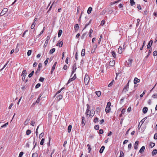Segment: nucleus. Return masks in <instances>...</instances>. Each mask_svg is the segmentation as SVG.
<instances>
[{"label": "nucleus", "mask_w": 157, "mask_h": 157, "mask_svg": "<svg viewBox=\"0 0 157 157\" xmlns=\"http://www.w3.org/2000/svg\"><path fill=\"white\" fill-rule=\"evenodd\" d=\"M87 109L86 112V117H92L95 114V111L94 109L90 110V107L88 104H87Z\"/></svg>", "instance_id": "1"}, {"label": "nucleus", "mask_w": 157, "mask_h": 157, "mask_svg": "<svg viewBox=\"0 0 157 157\" xmlns=\"http://www.w3.org/2000/svg\"><path fill=\"white\" fill-rule=\"evenodd\" d=\"M90 79V77L87 74H86L85 75L84 79V83L86 85H87L88 84L89 82Z\"/></svg>", "instance_id": "2"}, {"label": "nucleus", "mask_w": 157, "mask_h": 157, "mask_svg": "<svg viewBox=\"0 0 157 157\" xmlns=\"http://www.w3.org/2000/svg\"><path fill=\"white\" fill-rule=\"evenodd\" d=\"M130 81V80H129L128 81V82L126 85V86L124 87L123 90V92H124L126 93L127 91H128L129 89V82Z\"/></svg>", "instance_id": "3"}, {"label": "nucleus", "mask_w": 157, "mask_h": 157, "mask_svg": "<svg viewBox=\"0 0 157 157\" xmlns=\"http://www.w3.org/2000/svg\"><path fill=\"white\" fill-rule=\"evenodd\" d=\"M27 74V72H26V71L25 70H24L23 71L22 74L21 75V76L23 75V77L22 78V81H24L25 79V77L26 75Z\"/></svg>", "instance_id": "4"}, {"label": "nucleus", "mask_w": 157, "mask_h": 157, "mask_svg": "<svg viewBox=\"0 0 157 157\" xmlns=\"http://www.w3.org/2000/svg\"><path fill=\"white\" fill-rule=\"evenodd\" d=\"M76 69L77 68L76 67V63H75L73 66L72 71L71 72V77H72V75L75 72Z\"/></svg>", "instance_id": "5"}, {"label": "nucleus", "mask_w": 157, "mask_h": 157, "mask_svg": "<svg viewBox=\"0 0 157 157\" xmlns=\"http://www.w3.org/2000/svg\"><path fill=\"white\" fill-rule=\"evenodd\" d=\"M7 10H8L6 8L3 9L2 12L0 13V15L1 16L3 15L6 12Z\"/></svg>", "instance_id": "6"}, {"label": "nucleus", "mask_w": 157, "mask_h": 157, "mask_svg": "<svg viewBox=\"0 0 157 157\" xmlns=\"http://www.w3.org/2000/svg\"><path fill=\"white\" fill-rule=\"evenodd\" d=\"M132 61V60L130 59H129L127 61H126V63H127V65L129 67H131V66Z\"/></svg>", "instance_id": "7"}, {"label": "nucleus", "mask_w": 157, "mask_h": 157, "mask_svg": "<svg viewBox=\"0 0 157 157\" xmlns=\"http://www.w3.org/2000/svg\"><path fill=\"white\" fill-rule=\"evenodd\" d=\"M50 37L48 36H47L46 38V40L45 41V44L44 45V47L45 48L47 47V45L48 44V41L50 40Z\"/></svg>", "instance_id": "8"}, {"label": "nucleus", "mask_w": 157, "mask_h": 157, "mask_svg": "<svg viewBox=\"0 0 157 157\" xmlns=\"http://www.w3.org/2000/svg\"><path fill=\"white\" fill-rule=\"evenodd\" d=\"M153 41L152 40H151L149 42L148 45H147V49H150L153 43Z\"/></svg>", "instance_id": "9"}, {"label": "nucleus", "mask_w": 157, "mask_h": 157, "mask_svg": "<svg viewBox=\"0 0 157 157\" xmlns=\"http://www.w3.org/2000/svg\"><path fill=\"white\" fill-rule=\"evenodd\" d=\"M42 67V64L41 63H40L38 65V68L35 72V74H37V73L38 72L40 71V68Z\"/></svg>", "instance_id": "10"}, {"label": "nucleus", "mask_w": 157, "mask_h": 157, "mask_svg": "<svg viewBox=\"0 0 157 157\" xmlns=\"http://www.w3.org/2000/svg\"><path fill=\"white\" fill-rule=\"evenodd\" d=\"M139 143V141H136L135 142V143L134 144V148L136 150H137L138 149V145Z\"/></svg>", "instance_id": "11"}, {"label": "nucleus", "mask_w": 157, "mask_h": 157, "mask_svg": "<svg viewBox=\"0 0 157 157\" xmlns=\"http://www.w3.org/2000/svg\"><path fill=\"white\" fill-rule=\"evenodd\" d=\"M111 108L110 106H106L105 109V111L106 113H109L110 111Z\"/></svg>", "instance_id": "12"}, {"label": "nucleus", "mask_w": 157, "mask_h": 157, "mask_svg": "<svg viewBox=\"0 0 157 157\" xmlns=\"http://www.w3.org/2000/svg\"><path fill=\"white\" fill-rule=\"evenodd\" d=\"M140 79H138L136 77H135L134 78V83L135 84H136L137 83L140 82Z\"/></svg>", "instance_id": "13"}, {"label": "nucleus", "mask_w": 157, "mask_h": 157, "mask_svg": "<svg viewBox=\"0 0 157 157\" xmlns=\"http://www.w3.org/2000/svg\"><path fill=\"white\" fill-rule=\"evenodd\" d=\"M115 62L114 60H113L112 61H110L109 63V65L110 66L113 67L115 65Z\"/></svg>", "instance_id": "14"}, {"label": "nucleus", "mask_w": 157, "mask_h": 157, "mask_svg": "<svg viewBox=\"0 0 157 157\" xmlns=\"http://www.w3.org/2000/svg\"><path fill=\"white\" fill-rule=\"evenodd\" d=\"M63 44V42L61 41L59 43H58L56 45V46H59V47L60 48L62 46Z\"/></svg>", "instance_id": "15"}, {"label": "nucleus", "mask_w": 157, "mask_h": 157, "mask_svg": "<svg viewBox=\"0 0 157 157\" xmlns=\"http://www.w3.org/2000/svg\"><path fill=\"white\" fill-rule=\"evenodd\" d=\"M148 110V108L147 107H144L143 109V112L144 113H147Z\"/></svg>", "instance_id": "16"}, {"label": "nucleus", "mask_w": 157, "mask_h": 157, "mask_svg": "<svg viewBox=\"0 0 157 157\" xmlns=\"http://www.w3.org/2000/svg\"><path fill=\"white\" fill-rule=\"evenodd\" d=\"M145 147L144 146H143L140 149V151H139V152L140 153H142L145 150Z\"/></svg>", "instance_id": "17"}, {"label": "nucleus", "mask_w": 157, "mask_h": 157, "mask_svg": "<svg viewBox=\"0 0 157 157\" xmlns=\"http://www.w3.org/2000/svg\"><path fill=\"white\" fill-rule=\"evenodd\" d=\"M105 147L104 146H102L99 152L100 153H102L104 151V149H105Z\"/></svg>", "instance_id": "18"}, {"label": "nucleus", "mask_w": 157, "mask_h": 157, "mask_svg": "<svg viewBox=\"0 0 157 157\" xmlns=\"http://www.w3.org/2000/svg\"><path fill=\"white\" fill-rule=\"evenodd\" d=\"M62 98H63V96L61 94H60V95H59L58 96H57L56 98H57V100H58V101H59Z\"/></svg>", "instance_id": "19"}, {"label": "nucleus", "mask_w": 157, "mask_h": 157, "mask_svg": "<svg viewBox=\"0 0 157 157\" xmlns=\"http://www.w3.org/2000/svg\"><path fill=\"white\" fill-rule=\"evenodd\" d=\"M75 79V77H72V78H70L67 84L70 83L71 82L73 81V80H74Z\"/></svg>", "instance_id": "20"}, {"label": "nucleus", "mask_w": 157, "mask_h": 157, "mask_svg": "<svg viewBox=\"0 0 157 157\" xmlns=\"http://www.w3.org/2000/svg\"><path fill=\"white\" fill-rule=\"evenodd\" d=\"M157 153V150L155 149L152 152V155L153 156L155 155Z\"/></svg>", "instance_id": "21"}, {"label": "nucleus", "mask_w": 157, "mask_h": 157, "mask_svg": "<svg viewBox=\"0 0 157 157\" xmlns=\"http://www.w3.org/2000/svg\"><path fill=\"white\" fill-rule=\"evenodd\" d=\"M118 52L119 54H121L122 52V48L120 47L118 49Z\"/></svg>", "instance_id": "22"}, {"label": "nucleus", "mask_w": 157, "mask_h": 157, "mask_svg": "<svg viewBox=\"0 0 157 157\" xmlns=\"http://www.w3.org/2000/svg\"><path fill=\"white\" fill-rule=\"evenodd\" d=\"M56 49L55 48H53L51 49L49 52V53L50 54H52L55 51Z\"/></svg>", "instance_id": "23"}, {"label": "nucleus", "mask_w": 157, "mask_h": 157, "mask_svg": "<svg viewBox=\"0 0 157 157\" xmlns=\"http://www.w3.org/2000/svg\"><path fill=\"white\" fill-rule=\"evenodd\" d=\"M74 28L75 29V31H76L79 28V26L78 24H77L75 25Z\"/></svg>", "instance_id": "24"}, {"label": "nucleus", "mask_w": 157, "mask_h": 157, "mask_svg": "<svg viewBox=\"0 0 157 157\" xmlns=\"http://www.w3.org/2000/svg\"><path fill=\"white\" fill-rule=\"evenodd\" d=\"M62 33V31L61 29H60L59 30L58 33V37H60Z\"/></svg>", "instance_id": "25"}, {"label": "nucleus", "mask_w": 157, "mask_h": 157, "mask_svg": "<svg viewBox=\"0 0 157 157\" xmlns=\"http://www.w3.org/2000/svg\"><path fill=\"white\" fill-rule=\"evenodd\" d=\"M85 49H82L81 52V56H84L85 55Z\"/></svg>", "instance_id": "26"}, {"label": "nucleus", "mask_w": 157, "mask_h": 157, "mask_svg": "<svg viewBox=\"0 0 157 157\" xmlns=\"http://www.w3.org/2000/svg\"><path fill=\"white\" fill-rule=\"evenodd\" d=\"M92 10V8L91 7H90L87 10V13L88 14H90L91 13Z\"/></svg>", "instance_id": "27"}, {"label": "nucleus", "mask_w": 157, "mask_h": 157, "mask_svg": "<svg viewBox=\"0 0 157 157\" xmlns=\"http://www.w3.org/2000/svg\"><path fill=\"white\" fill-rule=\"evenodd\" d=\"M72 128V126L71 125H69L68 127V132L70 133L71 130Z\"/></svg>", "instance_id": "28"}, {"label": "nucleus", "mask_w": 157, "mask_h": 157, "mask_svg": "<svg viewBox=\"0 0 157 157\" xmlns=\"http://www.w3.org/2000/svg\"><path fill=\"white\" fill-rule=\"evenodd\" d=\"M96 95L98 97H100L101 95V92L100 91L95 92Z\"/></svg>", "instance_id": "29"}, {"label": "nucleus", "mask_w": 157, "mask_h": 157, "mask_svg": "<svg viewBox=\"0 0 157 157\" xmlns=\"http://www.w3.org/2000/svg\"><path fill=\"white\" fill-rule=\"evenodd\" d=\"M130 3L131 5L132 6H133L135 4V2L133 0H130Z\"/></svg>", "instance_id": "30"}, {"label": "nucleus", "mask_w": 157, "mask_h": 157, "mask_svg": "<svg viewBox=\"0 0 157 157\" xmlns=\"http://www.w3.org/2000/svg\"><path fill=\"white\" fill-rule=\"evenodd\" d=\"M30 120L29 119H27L24 122V124L25 125H27L29 123Z\"/></svg>", "instance_id": "31"}, {"label": "nucleus", "mask_w": 157, "mask_h": 157, "mask_svg": "<svg viewBox=\"0 0 157 157\" xmlns=\"http://www.w3.org/2000/svg\"><path fill=\"white\" fill-rule=\"evenodd\" d=\"M121 0H119L118 1H117L114 2H111L110 3L109 5H112L113 4H115L117 3L119 1H120Z\"/></svg>", "instance_id": "32"}, {"label": "nucleus", "mask_w": 157, "mask_h": 157, "mask_svg": "<svg viewBox=\"0 0 157 157\" xmlns=\"http://www.w3.org/2000/svg\"><path fill=\"white\" fill-rule=\"evenodd\" d=\"M57 63V62H55L54 65H53V66H52V71L53 70H54L55 68V67H56V64Z\"/></svg>", "instance_id": "33"}, {"label": "nucleus", "mask_w": 157, "mask_h": 157, "mask_svg": "<svg viewBox=\"0 0 157 157\" xmlns=\"http://www.w3.org/2000/svg\"><path fill=\"white\" fill-rule=\"evenodd\" d=\"M124 154L123 151H120V154L119 157H123Z\"/></svg>", "instance_id": "34"}, {"label": "nucleus", "mask_w": 157, "mask_h": 157, "mask_svg": "<svg viewBox=\"0 0 157 157\" xmlns=\"http://www.w3.org/2000/svg\"><path fill=\"white\" fill-rule=\"evenodd\" d=\"M150 146L151 148L155 146V144L153 142H150Z\"/></svg>", "instance_id": "35"}, {"label": "nucleus", "mask_w": 157, "mask_h": 157, "mask_svg": "<svg viewBox=\"0 0 157 157\" xmlns=\"http://www.w3.org/2000/svg\"><path fill=\"white\" fill-rule=\"evenodd\" d=\"M87 146L88 147V149L89 151V153H90V151L91 150V148L90 147V146L89 144H88L87 145Z\"/></svg>", "instance_id": "36"}, {"label": "nucleus", "mask_w": 157, "mask_h": 157, "mask_svg": "<svg viewBox=\"0 0 157 157\" xmlns=\"http://www.w3.org/2000/svg\"><path fill=\"white\" fill-rule=\"evenodd\" d=\"M114 81V80L113 79L112 81L109 84L108 86L109 87H110L111 86L113 85Z\"/></svg>", "instance_id": "37"}, {"label": "nucleus", "mask_w": 157, "mask_h": 157, "mask_svg": "<svg viewBox=\"0 0 157 157\" xmlns=\"http://www.w3.org/2000/svg\"><path fill=\"white\" fill-rule=\"evenodd\" d=\"M38 154L36 153H34L33 154L32 157H37Z\"/></svg>", "instance_id": "38"}, {"label": "nucleus", "mask_w": 157, "mask_h": 157, "mask_svg": "<svg viewBox=\"0 0 157 157\" xmlns=\"http://www.w3.org/2000/svg\"><path fill=\"white\" fill-rule=\"evenodd\" d=\"M34 73V71H32V72L29 75V78H31L33 75Z\"/></svg>", "instance_id": "39"}, {"label": "nucleus", "mask_w": 157, "mask_h": 157, "mask_svg": "<svg viewBox=\"0 0 157 157\" xmlns=\"http://www.w3.org/2000/svg\"><path fill=\"white\" fill-rule=\"evenodd\" d=\"M102 35H101V36H100V38L98 40V44H100V42L101 41V39H102Z\"/></svg>", "instance_id": "40"}, {"label": "nucleus", "mask_w": 157, "mask_h": 157, "mask_svg": "<svg viewBox=\"0 0 157 157\" xmlns=\"http://www.w3.org/2000/svg\"><path fill=\"white\" fill-rule=\"evenodd\" d=\"M45 29V27L43 28V29L42 30V31L39 34V35H38L39 36H40L44 32V31Z\"/></svg>", "instance_id": "41"}, {"label": "nucleus", "mask_w": 157, "mask_h": 157, "mask_svg": "<svg viewBox=\"0 0 157 157\" xmlns=\"http://www.w3.org/2000/svg\"><path fill=\"white\" fill-rule=\"evenodd\" d=\"M44 140H45V139L44 138H43L42 139V140L40 141V144L41 145H42L43 144Z\"/></svg>", "instance_id": "42"}, {"label": "nucleus", "mask_w": 157, "mask_h": 157, "mask_svg": "<svg viewBox=\"0 0 157 157\" xmlns=\"http://www.w3.org/2000/svg\"><path fill=\"white\" fill-rule=\"evenodd\" d=\"M31 133V130L29 129H28L27 130L26 132V135H29Z\"/></svg>", "instance_id": "43"}, {"label": "nucleus", "mask_w": 157, "mask_h": 157, "mask_svg": "<svg viewBox=\"0 0 157 157\" xmlns=\"http://www.w3.org/2000/svg\"><path fill=\"white\" fill-rule=\"evenodd\" d=\"M8 124V123L7 122L6 123L4 124L2 126H1V128H4L7 126V125Z\"/></svg>", "instance_id": "44"}, {"label": "nucleus", "mask_w": 157, "mask_h": 157, "mask_svg": "<svg viewBox=\"0 0 157 157\" xmlns=\"http://www.w3.org/2000/svg\"><path fill=\"white\" fill-rule=\"evenodd\" d=\"M151 49H150L149 51V52H148V55H147V56H146V57L147 58L149 56V55L151 53Z\"/></svg>", "instance_id": "45"}, {"label": "nucleus", "mask_w": 157, "mask_h": 157, "mask_svg": "<svg viewBox=\"0 0 157 157\" xmlns=\"http://www.w3.org/2000/svg\"><path fill=\"white\" fill-rule=\"evenodd\" d=\"M111 53L113 56L114 58H115L116 56L115 52L114 51H112Z\"/></svg>", "instance_id": "46"}, {"label": "nucleus", "mask_w": 157, "mask_h": 157, "mask_svg": "<svg viewBox=\"0 0 157 157\" xmlns=\"http://www.w3.org/2000/svg\"><path fill=\"white\" fill-rule=\"evenodd\" d=\"M32 52V50H29L27 52V55L29 56H30Z\"/></svg>", "instance_id": "47"}, {"label": "nucleus", "mask_w": 157, "mask_h": 157, "mask_svg": "<svg viewBox=\"0 0 157 157\" xmlns=\"http://www.w3.org/2000/svg\"><path fill=\"white\" fill-rule=\"evenodd\" d=\"M40 83L37 84L35 86V88L36 89L38 88L40 86Z\"/></svg>", "instance_id": "48"}, {"label": "nucleus", "mask_w": 157, "mask_h": 157, "mask_svg": "<svg viewBox=\"0 0 157 157\" xmlns=\"http://www.w3.org/2000/svg\"><path fill=\"white\" fill-rule=\"evenodd\" d=\"M132 147V144L131 143L129 144L128 145V149L130 150L131 148V147Z\"/></svg>", "instance_id": "49"}, {"label": "nucleus", "mask_w": 157, "mask_h": 157, "mask_svg": "<svg viewBox=\"0 0 157 157\" xmlns=\"http://www.w3.org/2000/svg\"><path fill=\"white\" fill-rule=\"evenodd\" d=\"M85 119V117H82V124H83V125H84L85 123L84 122V120Z\"/></svg>", "instance_id": "50"}, {"label": "nucleus", "mask_w": 157, "mask_h": 157, "mask_svg": "<svg viewBox=\"0 0 157 157\" xmlns=\"http://www.w3.org/2000/svg\"><path fill=\"white\" fill-rule=\"evenodd\" d=\"M23 154H24V153L23 152L21 151V152H20L19 153L18 157H21L22 156Z\"/></svg>", "instance_id": "51"}, {"label": "nucleus", "mask_w": 157, "mask_h": 157, "mask_svg": "<svg viewBox=\"0 0 157 157\" xmlns=\"http://www.w3.org/2000/svg\"><path fill=\"white\" fill-rule=\"evenodd\" d=\"M44 80V78L43 77H40L39 79V81L41 82H43Z\"/></svg>", "instance_id": "52"}, {"label": "nucleus", "mask_w": 157, "mask_h": 157, "mask_svg": "<svg viewBox=\"0 0 157 157\" xmlns=\"http://www.w3.org/2000/svg\"><path fill=\"white\" fill-rule=\"evenodd\" d=\"M44 134L43 132L40 133L39 135V138L40 139L43 136H44Z\"/></svg>", "instance_id": "53"}, {"label": "nucleus", "mask_w": 157, "mask_h": 157, "mask_svg": "<svg viewBox=\"0 0 157 157\" xmlns=\"http://www.w3.org/2000/svg\"><path fill=\"white\" fill-rule=\"evenodd\" d=\"M105 21L104 20H102L101 23V25L102 26H103V25H104L105 24Z\"/></svg>", "instance_id": "54"}, {"label": "nucleus", "mask_w": 157, "mask_h": 157, "mask_svg": "<svg viewBox=\"0 0 157 157\" xmlns=\"http://www.w3.org/2000/svg\"><path fill=\"white\" fill-rule=\"evenodd\" d=\"M153 55L154 56L157 55V52L156 51H154L153 53Z\"/></svg>", "instance_id": "55"}, {"label": "nucleus", "mask_w": 157, "mask_h": 157, "mask_svg": "<svg viewBox=\"0 0 157 157\" xmlns=\"http://www.w3.org/2000/svg\"><path fill=\"white\" fill-rule=\"evenodd\" d=\"M39 126H38L36 130V135L37 136V135H38V129L39 128Z\"/></svg>", "instance_id": "56"}, {"label": "nucleus", "mask_w": 157, "mask_h": 157, "mask_svg": "<svg viewBox=\"0 0 157 157\" xmlns=\"http://www.w3.org/2000/svg\"><path fill=\"white\" fill-rule=\"evenodd\" d=\"M96 111L97 112L99 113L100 111V109L99 107H98L96 108Z\"/></svg>", "instance_id": "57"}, {"label": "nucleus", "mask_w": 157, "mask_h": 157, "mask_svg": "<svg viewBox=\"0 0 157 157\" xmlns=\"http://www.w3.org/2000/svg\"><path fill=\"white\" fill-rule=\"evenodd\" d=\"M152 97L154 98H156L157 97V94H153Z\"/></svg>", "instance_id": "58"}, {"label": "nucleus", "mask_w": 157, "mask_h": 157, "mask_svg": "<svg viewBox=\"0 0 157 157\" xmlns=\"http://www.w3.org/2000/svg\"><path fill=\"white\" fill-rule=\"evenodd\" d=\"M94 128L96 130H98L99 129V127L98 125H95L94 126Z\"/></svg>", "instance_id": "59"}, {"label": "nucleus", "mask_w": 157, "mask_h": 157, "mask_svg": "<svg viewBox=\"0 0 157 157\" xmlns=\"http://www.w3.org/2000/svg\"><path fill=\"white\" fill-rule=\"evenodd\" d=\"M99 133L100 134H102L103 133V129H100L99 131Z\"/></svg>", "instance_id": "60"}, {"label": "nucleus", "mask_w": 157, "mask_h": 157, "mask_svg": "<svg viewBox=\"0 0 157 157\" xmlns=\"http://www.w3.org/2000/svg\"><path fill=\"white\" fill-rule=\"evenodd\" d=\"M106 12V10H102L101 12V14L103 15L105 14Z\"/></svg>", "instance_id": "61"}, {"label": "nucleus", "mask_w": 157, "mask_h": 157, "mask_svg": "<svg viewBox=\"0 0 157 157\" xmlns=\"http://www.w3.org/2000/svg\"><path fill=\"white\" fill-rule=\"evenodd\" d=\"M98 121V118L97 117H95V118L94 119V122H97Z\"/></svg>", "instance_id": "62"}, {"label": "nucleus", "mask_w": 157, "mask_h": 157, "mask_svg": "<svg viewBox=\"0 0 157 157\" xmlns=\"http://www.w3.org/2000/svg\"><path fill=\"white\" fill-rule=\"evenodd\" d=\"M35 124V122L34 121H31V124L32 126H34V125Z\"/></svg>", "instance_id": "63"}, {"label": "nucleus", "mask_w": 157, "mask_h": 157, "mask_svg": "<svg viewBox=\"0 0 157 157\" xmlns=\"http://www.w3.org/2000/svg\"><path fill=\"white\" fill-rule=\"evenodd\" d=\"M154 139H155V140L157 139V133H156L155 134V135L154 136Z\"/></svg>", "instance_id": "64"}]
</instances>
